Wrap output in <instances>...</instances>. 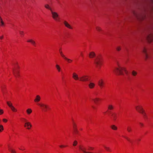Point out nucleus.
Listing matches in <instances>:
<instances>
[{
    "label": "nucleus",
    "mask_w": 153,
    "mask_h": 153,
    "mask_svg": "<svg viewBox=\"0 0 153 153\" xmlns=\"http://www.w3.org/2000/svg\"><path fill=\"white\" fill-rule=\"evenodd\" d=\"M102 59L100 55L97 56L94 61V63L96 65L97 67L99 68H100L101 66L102 65Z\"/></svg>",
    "instance_id": "nucleus-1"
},
{
    "label": "nucleus",
    "mask_w": 153,
    "mask_h": 153,
    "mask_svg": "<svg viewBox=\"0 0 153 153\" xmlns=\"http://www.w3.org/2000/svg\"><path fill=\"white\" fill-rule=\"evenodd\" d=\"M123 71H124L126 74H127L128 72L126 71L125 68L120 66L118 68H116L114 70V72L119 74H123Z\"/></svg>",
    "instance_id": "nucleus-2"
},
{
    "label": "nucleus",
    "mask_w": 153,
    "mask_h": 153,
    "mask_svg": "<svg viewBox=\"0 0 153 153\" xmlns=\"http://www.w3.org/2000/svg\"><path fill=\"white\" fill-rule=\"evenodd\" d=\"M136 110L140 113H141L145 118L146 117V115L144 111L143 110L142 107L141 106H137L135 107Z\"/></svg>",
    "instance_id": "nucleus-3"
},
{
    "label": "nucleus",
    "mask_w": 153,
    "mask_h": 153,
    "mask_svg": "<svg viewBox=\"0 0 153 153\" xmlns=\"http://www.w3.org/2000/svg\"><path fill=\"white\" fill-rule=\"evenodd\" d=\"M79 148L80 150L83 153H91V152L86 151V148L83 146H79ZM94 149V148L91 147H88V149H87L88 150H92Z\"/></svg>",
    "instance_id": "nucleus-4"
},
{
    "label": "nucleus",
    "mask_w": 153,
    "mask_h": 153,
    "mask_svg": "<svg viewBox=\"0 0 153 153\" xmlns=\"http://www.w3.org/2000/svg\"><path fill=\"white\" fill-rule=\"evenodd\" d=\"M51 12L53 18L56 21H59L60 18L58 13L56 12L53 11V10Z\"/></svg>",
    "instance_id": "nucleus-5"
},
{
    "label": "nucleus",
    "mask_w": 153,
    "mask_h": 153,
    "mask_svg": "<svg viewBox=\"0 0 153 153\" xmlns=\"http://www.w3.org/2000/svg\"><path fill=\"white\" fill-rule=\"evenodd\" d=\"M41 108L42 110L44 112H46L48 109H49L48 106L45 104L44 103L38 104Z\"/></svg>",
    "instance_id": "nucleus-6"
},
{
    "label": "nucleus",
    "mask_w": 153,
    "mask_h": 153,
    "mask_svg": "<svg viewBox=\"0 0 153 153\" xmlns=\"http://www.w3.org/2000/svg\"><path fill=\"white\" fill-rule=\"evenodd\" d=\"M88 76L87 75H83L79 77V80L82 82H85L88 81Z\"/></svg>",
    "instance_id": "nucleus-7"
},
{
    "label": "nucleus",
    "mask_w": 153,
    "mask_h": 153,
    "mask_svg": "<svg viewBox=\"0 0 153 153\" xmlns=\"http://www.w3.org/2000/svg\"><path fill=\"white\" fill-rule=\"evenodd\" d=\"M7 103L13 111L16 112L17 111V110L13 105L10 102L7 101Z\"/></svg>",
    "instance_id": "nucleus-8"
},
{
    "label": "nucleus",
    "mask_w": 153,
    "mask_h": 153,
    "mask_svg": "<svg viewBox=\"0 0 153 153\" xmlns=\"http://www.w3.org/2000/svg\"><path fill=\"white\" fill-rule=\"evenodd\" d=\"M146 39L149 42H151L153 41V35L150 34L147 36Z\"/></svg>",
    "instance_id": "nucleus-9"
},
{
    "label": "nucleus",
    "mask_w": 153,
    "mask_h": 153,
    "mask_svg": "<svg viewBox=\"0 0 153 153\" xmlns=\"http://www.w3.org/2000/svg\"><path fill=\"white\" fill-rule=\"evenodd\" d=\"M98 84L100 88H102L104 84L103 80L102 79L99 80L98 81Z\"/></svg>",
    "instance_id": "nucleus-10"
},
{
    "label": "nucleus",
    "mask_w": 153,
    "mask_h": 153,
    "mask_svg": "<svg viewBox=\"0 0 153 153\" xmlns=\"http://www.w3.org/2000/svg\"><path fill=\"white\" fill-rule=\"evenodd\" d=\"M142 52L144 54L145 58L146 60H147L149 58V56L147 53L146 50L145 48H144L142 50Z\"/></svg>",
    "instance_id": "nucleus-11"
},
{
    "label": "nucleus",
    "mask_w": 153,
    "mask_h": 153,
    "mask_svg": "<svg viewBox=\"0 0 153 153\" xmlns=\"http://www.w3.org/2000/svg\"><path fill=\"white\" fill-rule=\"evenodd\" d=\"M64 24L65 25V26L67 27L70 29H72V27L71 26V25L66 21H64L63 22Z\"/></svg>",
    "instance_id": "nucleus-12"
},
{
    "label": "nucleus",
    "mask_w": 153,
    "mask_h": 153,
    "mask_svg": "<svg viewBox=\"0 0 153 153\" xmlns=\"http://www.w3.org/2000/svg\"><path fill=\"white\" fill-rule=\"evenodd\" d=\"M13 73L15 77H17L19 76V71L17 69L13 70Z\"/></svg>",
    "instance_id": "nucleus-13"
},
{
    "label": "nucleus",
    "mask_w": 153,
    "mask_h": 153,
    "mask_svg": "<svg viewBox=\"0 0 153 153\" xmlns=\"http://www.w3.org/2000/svg\"><path fill=\"white\" fill-rule=\"evenodd\" d=\"M25 127H27V128L29 129L30 128L32 127V125L31 123L30 122H27L25 123Z\"/></svg>",
    "instance_id": "nucleus-14"
},
{
    "label": "nucleus",
    "mask_w": 153,
    "mask_h": 153,
    "mask_svg": "<svg viewBox=\"0 0 153 153\" xmlns=\"http://www.w3.org/2000/svg\"><path fill=\"white\" fill-rule=\"evenodd\" d=\"M72 77L75 80H79V78L78 77V75L75 73H74L73 74Z\"/></svg>",
    "instance_id": "nucleus-15"
},
{
    "label": "nucleus",
    "mask_w": 153,
    "mask_h": 153,
    "mask_svg": "<svg viewBox=\"0 0 153 153\" xmlns=\"http://www.w3.org/2000/svg\"><path fill=\"white\" fill-rule=\"evenodd\" d=\"M41 99V97L39 95H37L36 96V98L34 100V101L36 102H39Z\"/></svg>",
    "instance_id": "nucleus-16"
},
{
    "label": "nucleus",
    "mask_w": 153,
    "mask_h": 153,
    "mask_svg": "<svg viewBox=\"0 0 153 153\" xmlns=\"http://www.w3.org/2000/svg\"><path fill=\"white\" fill-rule=\"evenodd\" d=\"M117 114L115 113H112V114H111V116L114 120L115 121L117 119Z\"/></svg>",
    "instance_id": "nucleus-17"
},
{
    "label": "nucleus",
    "mask_w": 153,
    "mask_h": 153,
    "mask_svg": "<svg viewBox=\"0 0 153 153\" xmlns=\"http://www.w3.org/2000/svg\"><path fill=\"white\" fill-rule=\"evenodd\" d=\"M95 84L92 82H90L88 84V86L91 89H92L94 87Z\"/></svg>",
    "instance_id": "nucleus-18"
},
{
    "label": "nucleus",
    "mask_w": 153,
    "mask_h": 153,
    "mask_svg": "<svg viewBox=\"0 0 153 153\" xmlns=\"http://www.w3.org/2000/svg\"><path fill=\"white\" fill-rule=\"evenodd\" d=\"M59 53L61 55V56H62V57L64 59H67L68 60H68L67 59V58L62 53V51L61 49H60L59 50Z\"/></svg>",
    "instance_id": "nucleus-19"
},
{
    "label": "nucleus",
    "mask_w": 153,
    "mask_h": 153,
    "mask_svg": "<svg viewBox=\"0 0 153 153\" xmlns=\"http://www.w3.org/2000/svg\"><path fill=\"white\" fill-rule=\"evenodd\" d=\"M95 55V54L94 52H91L89 54V57L90 58H93L94 57Z\"/></svg>",
    "instance_id": "nucleus-20"
},
{
    "label": "nucleus",
    "mask_w": 153,
    "mask_h": 153,
    "mask_svg": "<svg viewBox=\"0 0 153 153\" xmlns=\"http://www.w3.org/2000/svg\"><path fill=\"white\" fill-rule=\"evenodd\" d=\"M93 100L96 104H97L100 100V99L98 98H96L95 99H93Z\"/></svg>",
    "instance_id": "nucleus-21"
},
{
    "label": "nucleus",
    "mask_w": 153,
    "mask_h": 153,
    "mask_svg": "<svg viewBox=\"0 0 153 153\" xmlns=\"http://www.w3.org/2000/svg\"><path fill=\"white\" fill-rule=\"evenodd\" d=\"M111 128L112 129L114 130H116L117 129V127L115 125H111Z\"/></svg>",
    "instance_id": "nucleus-22"
},
{
    "label": "nucleus",
    "mask_w": 153,
    "mask_h": 153,
    "mask_svg": "<svg viewBox=\"0 0 153 153\" xmlns=\"http://www.w3.org/2000/svg\"><path fill=\"white\" fill-rule=\"evenodd\" d=\"M27 42H30L33 45H36L35 42L32 39H30L27 41Z\"/></svg>",
    "instance_id": "nucleus-23"
},
{
    "label": "nucleus",
    "mask_w": 153,
    "mask_h": 153,
    "mask_svg": "<svg viewBox=\"0 0 153 153\" xmlns=\"http://www.w3.org/2000/svg\"><path fill=\"white\" fill-rule=\"evenodd\" d=\"M45 7L46 9L49 10L51 11V12L52 11V9L50 7V6H49V5L48 4H45Z\"/></svg>",
    "instance_id": "nucleus-24"
},
{
    "label": "nucleus",
    "mask_w": 153,
    "mask_h": 153,
    "mask_svg": "<svg viewBox=\"0 0 153 153\" xmlns=\"http://www.w3.org/2000/svg\"><path fill=\"white\" fill-rule=\"evenodd\" d=\"M4 25V23L3 22L1 17H0V26H3Z\"/></svg>",
    "instance_id": "nucleus-25"
},
{
    "label": "nucleus",
    "mask_w": 153,
    "mask_h": 153,
    "mask_svg": "<svg viewBox=\"0 0 153 153\" xmlns=\"http://www.w3.org/2000/svg\"><path fill=\"white\" fill-rule=\"evenodd\" d=\"M134 15L136 16V17L139 19H143L144 18V17L143 16H141V17H139L138 16H137L135 13H134Z\"/></svg>",
    "instance_id": "nucleus-26"
},
{
    "label": "nucleus",
    "mask_w": 153,
    "mask_h": 153,
    "mask_svg": "<svg viewBox=\"0 0 153 153\" xmlns=\"http://www.w3.org/2000/svg\"><path fill=\"white\" fill-rule=\"evenodd\" d=\"M56 67L59 72H60L61 71V68L60 66L58 65H56Z\"/></svg>",
    "instance_id": "nucleus-27"
},
{
    "label": "nucleus",
    "mask_w": 153,
    "mask_h": 153,
    "mask_svg": "<svg viewBox=\"0 0 153 153\" xmlns=\"http://www.w3.org/2000/svg\"><path fill=\"white\" fill-rule=\"evenodd\" d=\"M114 108L113 106L111 105H109L108 107V110H112Z\"/></svg>",
    "instance_id": "nucleus-28"
},
{
    "label": "nucleus",
    "mask_w": 153,
    "mask_h": 153,
    "mask_svg": "<svg viewBox=\"0 0 153 153\" xmlns=\"http://www.w3.org/2000/svg\"><path fill=\"white\" fill-rule=\"evenodd\" d=\"M73 125L74 130L77 129L76 125L74 122H73Z\"/></svg>",
    "instance_id": "nucleus-29"
},
{
    "label": "nucleus",
    "mask_w": 153,
    "mask_h": 153,
    "mask_svg": "<svg viewBox=\"0 0 153 153\" xmlns=\"http://www.w3.org/2000/svg\"><path fill=\"white\" fill-rule=\"evenodd\" d=\"M131 74L133 76H135L137 75V72L136 71L133 70L132 71Z\"/></svg>",
    "instance_id": "nucleus-30"
},
{
    "label": "nucleus",
    "mask_w": 153,
    "mask_h": 153,
    "mask_svg": "<svg viewBox=\"0 0 153 153\" xmlns=\"http://www.w3.org/2000/svg\"><path fill=\"white\" fill-rule=\"evenodd\" d=\"M27 114H30L32 112V111L31 109L30 108L28 109L27 110Z\"/></svg>",
    "instance_id": "nucleus-31"
},
{
    "label": "nucleus",
    "mask_w": 153,
    "mask_h": 153,
    "mask_svg": "<svg viewBox=\"0 0 153 153\" xmlns=\"http://www.w3.org/2000/svg\"><path fill=\"white\" fill-rule=\"evenodd\" d=\"M5 89V87L1 86V90L2 92L3 93V95H4L5 93L4 90Z\"/></svg>",
    "instance_id": "nucleus-32"
},
{
    "label": "nucleus",
    "mask_w": 153,
    "mask_h": 153,
    "mask_svg": "<svg viewBox=\"0 0 153 153\" xmlns=\"http://www.w3.org/2000/svg\"><path fill=\"white\" fill-rule=\"evenodd\" d=\"M127 130L128 132H131L132 130L130 126H128L127 127Z\"/></svg>",
    "instance_id": "nucleus-33"
},
{
    "label": "nucleus",
    "mask_w": 153,
    "mask_h": 153,
    "mask_svg": "<svg viewBox=\"0 0 153 153\" xmlns=\"http://www.w3.org/2000/svg\"><path fill=\"white\" fill-rule=\"evenodd\" d=\"M96 29L99 32L102 30L101 28L99 27H96Z\"/></svg>",
    "instance_id": "nucleus-34"
},
{
    "label": "nucleus",
    "mask_w": 153,
    "mask_h": 153,
    "mask_svg": "<svg viewBox=\"0 0 153 153\" xmlns=\"http://www.w3.org/2000/svg\"><path fill=\"white\" fill-rule=\"evenodd\" d=\"M74 133L76 134H79V131L77 129L74 130Z\"/></svg>",
    "instance_id": "nucleus-35"
},
{
    "label": "nucleus",
    "mask_w": 153,
    "mask_h": 153,
    "mask_svg": "<svg viewBox=\"0 0 153 153\" xmlns=\"http://www.w3.org/2000/svg\"><path fill=\"white\" fill-rule=\"evenodd\" d=\"M4 129L3 126L2 125H0V132L2 131Z\"/></svg>",
    "instance_id": "nucleus-36"
},
{
    "label": "nucleus",
    "mask_w": 153,
    "mask_h": 153,
    "mask_svg": "<svg viewBox=\"0 0 153 153\" xmlns=\"http://www.w3.org/2000/svg\"><path fill=\"white\" fill-rule=\"evenodd\" d=\"M77 144V142L76 140H75L74 141V143L73 144V146H76Z\"/></svg>",
    "instance_id": "nucleus-37"
},
{
    "label": "nucleus",
    "mask_w": 153,
    "mask_h": 153,
    "mask_svg": "<svg viewBox=\"0 0 153 153\" xmlns=\"http://www.w3.org/2000/svg\"><path fill=\"white\" fill-rule=\"evenodd\" d=\"M104 147L106 150L108 151H110V148L109 147H107L106 146H104Z\"/></svg>",
    "instance_id": "nucleus-38"
},
{
    "label": "nucleus",
    "mask_w": 153,
    "mask_h": 153,
    "mask_svg": "<svg viewBox=\"0 0 153 153\" xmlns=\"http://www.w3.org/2000/svg\"><path fill=\"white\" fill-rule=\"evenodd\" d=\"M123 137H124L125 139H126L128 141H130V139L128 138L127 137L124 136H123Z\"/></svg>",
    "instance_id": "nucleus-39"
},
{
    "label": "nucleus",
    "mask_w": 153,
    "mask_h": 153,
    "mask_svg": "<svg viewBox=\"0 0 153 153\" xmlns=\"http://www.w3.org/2000/svg\"><path fill=\"white\" fill-rule=\"evenodd\" d=\"M121 48L120 47V46H118V47H117V48H116V49H117V51H120V50H121Z\"/></svg>",
    "instance_id": "nucleus-40"
},
{
    "label": "nucleus",
    "mask_w": 153,
    "mask_h": 153,
    "mask_svg": "<svg viewBox=\"0 0 153 153\" xmlns=\"http://www.w3.org/2000/svg\"><path fill=\"white\" fill-rule=\"evenodd\" d=\"M67 59L69 60H67V59H65V60H67L68 62H71L72 61V60L70 59H68L67 58Z\"/></svg>",
    "instance_id": "nucleus-41"
},
{
    "label": "nucleus",
    "mask_w": 153,
    "mask_h": 153,
    "mask_svg": "<svg viewBox=\"0 0 153 153\" xmlns=\"http://www.w3.org/2000/svg\"><path fill=\"white\" fill-rule=\"evenodd\" d=\"M20 34L21 35L23 36L24 35V32L23 31H19Z\"/></svg>",
    "instance_id": "nucleus-42"
},
{
    "label": "nucleus",
    "mask_w": 153,
    "mask_h": 153,
    "mask_svg": "<svg viewBox=\"0 0 153 153\" xmlns=\"http://www.w3.org/2000/svg\"><path fill=\"white\" fill-rule=\"evenodd\" d=\"M9 150L11 152V153H15V152L13 150L9 149Z\"/></svg>",
    "instance_id": "nucleus-43"
},
{
    "label": "nucleus",
    "mask_w": 153,
    "mask_h": 153,
    "mask_svg": "<svg viewBox=\"0 0 153 153\" xmlns=\"http://www.w3.org/2000/svg\"><path fill=\"white\" fill-rule=\"evenodd\" d=\"M3 113V110L0 109V114H2Z\"/></svg>",
    "instance_id": "nucleus-44"
},
{
    "label": "nucleus",
    "mask_w": 153,
    "mask_h": 153,
    "mask_svg": "<svg viewBox=\"0 0 153 153\" xmlns=\"http://www.w3.org/2000/svg\"><path fill=\"white\" fill-rule=\"evenodd\" d=\"M3 121L4 122L6 123L7 122V120H6V119H4L3 120Z\"/></svg>",
    "instance_id": "nucleus-45"
},
{
    "label": "nucleus",
    "mask_w": 153,
    "mask_h": 153,
    "mask_svg": "<svg viewBox=\"0 0 153 153\" xmlns=\"http://www.w3.org/2000/svg\"><path fill=\"white\" fill-rule=\"evenodd\" d=\"M66 146L63 145H61L59 146L60 147L62 148V147H65Z\"/></svg>",
    "instance_id": "nucleus-46"
},
{
    "label": "nucleus",
    "mask_w": 153,
    "mask_h": 153,
    "mask_svg": "<svg viewBox=\"0 0 153 153\" xmlns=\"http://www.w3.org/2000/svg\"><path fill=\"white\" fill-rule=\"evenodd\" d=\"M140 124L141 126H143V124L141 123H140Z\"/></svg>",
    "instance_id": "nucleus-47"
},
{
    "label": "nucleus",
    "mask_w": 153,
    "mask_h": 153,
    "mask_svg": "<svg viewBox=\"0 0 153 153\" xmlns=\"http://www.w3.org/2000/svg\"><path fill=\"white\" fill-rule=\"evenodd\" d=\"M19 149L21 150H24V149H23V147H21V148H19Z\"/></svg>",
    "instance_id": "nucleus-48"
},
{
    "label": "nucleus",
    "mask_w": 153,
    "mask_h": 153,
    "mask_svg": "<svg viewBox=\"0 0 153 153\" xmlns=\"http://www.w3.org/2000/svg\"><path fill=\"white\" fill-rule=\"evenodd\" d=\"M3 36H1L0 37V39H2L3 38Z\"/></svg>",
    "instance_id": "nucleus-49"
},
{
    "label": "nucleus",
    "mask_w": 153,
    "mask_h": 153,
    "mask_svg": "<svg viewBox=\"0 0 153 153\" xmlns=\"http://www.w3.org/2000/svg\"><path fill=\"white\" fill-rule=\"evenodd\" d=\"M24 120V121H25V122H27V120L25 119H23Z\"/></svg>",
    "instance_id": "nucleus-50"
},
{
    "label": "nucleus",
    "mask_w": 153,
    "mask_h": 153,
    "mask_svg": "<svg viewBox=\"0 0 153 153\" xmlns=\"http://www.w3.org/2000/svg\"><path fill=\"white\" fill-rule=\"evenodd\" d=\"M108 112H109V113L111 114H112V113L111 112V111H108Z\"/></svg>",
    "instance_id": "nucleus-51"
},
{
    "label": "nucleus",
    "mask_w": 153,
    "mask_h": 153,
    "mask_svg": "<svg viewBox=\"0 0 153 153\" xmlns=\"http://www.w3.org/2000/svg\"><path fill=\"white\" fill-rule=\"evenodd\" d=\"M92 107L94 109H95V107H94L92 106Z\"/></svg>",
    "instance_id": "nucleus-52"
},
{
    "label": "nucleus",
    "mask_w": 153,
    "mask_h": 153,
    "mask_svg": "<svg viewBox=\"0 0 153 153\" xmlns=\"http://www.w3.org/2000/svg\"><path fill=\"white\" fill-rule=\"evenodd\" d=\"M81 55L82 56H83V55H82V53H81Z\"/></svg>",
    "instance_id": "nucleus-53"
},
{
    "label": "nucleus",
    "mask_w": 153,
    "mask_h": 153,
    "mask_svg": "<svg viewBox=\"0 0 153 153\" xmlns=\"http://www.w3.org/2000/svg\"><path fill=\"white\" fill-rule=\"evenodd\" d=\"M1 121V120H0V121Z\"/></svg>",
    "instance_id": "nucleus-54"
}]
</instances>
